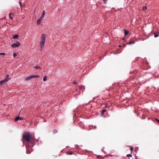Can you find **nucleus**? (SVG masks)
<instances>
[{
    "instance_id": "obj_1",
    "label": "nucleus",
    "mask_w": 159,
    "mask_h": 159,
    "mask_svg": "<svg viewBox=\"0 0 159 159\" xmlns=\"http://www.w3.org/2000/svg\"><path fill=\"white\" fill-rule=\"evenodd\" d=\"M31 137V135L29 132H24L22 135L23 139L27 142L30 141Z\"/></svg>"
},
{
    "instance_id": "obj_2",
    "label": "nucleus",
    "mask_w": 159,
    "mask_h": 159,
    "mask_svg": "<svg viewBox=\"0 0 159 159\" xmlns=\"http://www.w3.org/2000/svg\"><path fill=\"white\" fill-rule=\"evenodd\" d=\"M45 35L44 34H42L41 35V41L40 43L41 51L42 50V48H43L44 46V44L45 42Z\"/></svg>"
},
{
    "instance_id": "obj_3",
    "label": "nucleus",
    "mask_w": 159,
    "mask_h": 159,
    "mask_svg": "<svg viewBox=\"0 0 159 159\" xmlns=\"http://www.w3.org/2000/svg\"><path fill=\"white\" fill-rule=\"evenodd\" d=\"M10 78H6L5 79L3 80H2L0 81V85H2L4 83L8 81Z\"/></svg>"
},
{
    "instance_id": "obj_4",
    "label": "nucleus",
    "mask_w": 159,
    "mask_h": 159,
    "mask_svg": "<svg viewBox=\"0 0 159 159\" xmlns=\"http://www.w3.org/2000/svg\"><path fill=\"white\" fill-rule=\"evenodd\" d=\"M20 45V44L18 41H17L15 43L12 44L11 45V47L13 48H16L18 47Z\"/></svg>"
},
{
    "instance_id": "obj_5",
    "label": "nucleus",
    "mask_w": 159,
    "mask_h": 159,
    "mask_svg": "<svg viewBox=\"0 0 159 159\" xmlns=\"http://www.w3.org/2000/svg\"><path fill=\"white\" fill-rule=\"evenodd\" d=\"M23 118L19 116L16 117L15 119V121H17L18 120H22L23 119Z\"/></svg>"
},
{
    "instance_id": "obj_6",
    "label": "nucleus",
    "mask_w": 159,
    "mask_h": 159,
    "mask_svg": "<svg viewBox=\"0 0 159 159\" xmlns=\"http://www.w3.org/2000/svg\"><path fill=\"white\" fill-rule=\"evenodd\" d=\"M44 17H42V16H41L40 18L38 20H37V23L39 25L41 23V20Z\"/></svg>"
},
{
    "instance_id": "obj_7",
    "label": "nucleus",
    "mask_w": 159,
    "mask_h": 159,
    "mask_svg": "<svg viewBox=\"0 0 159 159\" xmlns=\"http://www.w3.org/2000/svg\"><path fill=\"white\" fill-rule=\"evenodd\" d=\"M80 89V90H81L82 92H83L85 89V86H80L79 87Z\"/></svg>"
},
{
    "instance_id": "obj_8",
    "label": "nucleus",
    "mask_w": 159,
    "mask_h": 159,
    "mask_svg": "<svg viewBox=\"0 0 159 159\" xmlns=\"http://www.w3.org/2000/svg\"><path fill=\"white\" fill-rule=\"evenodd\" d=\"M135 43V41L134 40H130L129 42V45H131L134 44Z\"/></svg>"
},
{
    "instance_id": "obj_9",
    "label": "nucleus",
    "mask_w": 159,
    "mask_h": 159,
    "mask_svg": "<svg viewBox=\"0 0 159 159\" xmlns=\"http://www.w3.org/2000/svg\"><path fill=\"white\" fill-rule=\"evenodd\" d=\"M124 32L125 35V36L127 35L129 33V32L127 30H124Z\"/></svg>"
},
{
    "instance_id": "obj_10",
    "label": "nucleus",
    "mask_w": 159,
    "mask_h": 159,
    "mask_svg": "<svg viewBox=\"0 0 159 159\" xmlns=\"http://www.w3.org/2000/svg\"><path fill=\"white\" fill-rule=\"evenodd\" d=\"M32 78V75H30L29 76H28V77H27L26 78H25V80H29L31 79Z\"/></svg>"
},
{
    "instance_id": "obj_11",
    "label": "nucleus",
    "mask_w": 159,
    "mask_h": 159,
    "mask_svg": "<svg viewBox=\"0 0 159 159\" xmlns=\"http://www.w3.org/2000/svg\"><path fill=\"white\" fill-rule=\"evenodd\" d=\"M19 36L18 35L16 34L13 36V39H16L19 37Z\"/></svg>"
},
{
    "instance_id": "obj_12",
    "label": "nucleus",
    "mask_w": 159,
    "mask_h": 159,
    "mask_svg": "<svg viewBox=\"0 0 159 159\" xmlns=\"http://www.w3.org/2000/svg\"><path fill=\"white\" fill-rule=\"evenodd\" d=\"M32 78L39 77V76L38 75H32Z\"/></svg>"
},
{
    "instance_id": "obj_13",
    "label": "nucleus",
    "mask_w": 159,
    "mask_h": 159,
    "mask_svg": "<svg viewBox=\"0 0 159 159\" xmlns=\"http://www.w3.org/2000/svg\"><path fill=\"white\" fill-rule=\"evenodd\" d=\"M73 154V152L71 151H68L67 153L68 155H72Z\"/></svg>"
},
{
    "instance_id": "obj_14",
    "label": "nucleus",
    "mask_w": 159,
    "mask_h": 159,
    "mask_svg": "<svg viewBox=\"0 0 159 159\" xmlns=\"http://www.w3.org/2000/svg\"><path fill=\"white\" fill-rule=\"evenodd\" d=\"M76 91L77 92V94L79 95L80 93V91L79 90H76Z\"/></svg>"
},
{
    "instance_id": "obj_15",
    "label": "nucleus",
    "mask_w": 159,
    "mask_h": 159,
    "mask_svg": "<svg viewBox=\"0 0 159 159\" xmlns=\"http://www.w3.org/2000/svg\"><path fill=\"white\" fill-rule=\"evenodd\" d=\"M46 80H47V76L45 75L43 77V81H46Z\"/></svg>"
},
{
    "instance_id": "obj_16",
    "label": "nucleus",
    "mask_w": 159,
    "mask_h": 159,
    "mask_svg": "<svg viewBox=\"0 0 159 159\" xmlns=\"http://www.w3.org/2000/svg\"><path fill=\"white\" fill-rule=\"evenodd\" d=\"M106 111V109H103L102 110V111L101 112V115H103V113L105 112Z\"/></svg>"
},
{
    "instance_id": "obj_17",
    "label": "nucleus",
    "mask_w": 159,
    "mask_h": 159,
    "mask_svg": "<svg viewBox=\"0 0 159 159\" xmlns=\"http://www.w3.org/2000/svg\"><path fill=\"white\" fill-rule=\"evenodd\" d=\"M57 130L55 129L53 130V133L55 134H56V133H57Z\"/></svg>"
},
{
    "instance_id": "obj_18",
    "label": "nucleus",
    "mask_w": 159,
    "mask_h": 159,
    "mask_svg": "<svg viewBox=\"0 0 159 159\" xmlns=\"http://www.w3.org/2000/svg\"><path fill=\"white\" fill-rule=\"evenodd\" d=\"M154 37L155 38H157L159 36V34H154Z\"/></svg>"
},
{
    "instance_id": "obj_19",
    "label": "nucleus",
    "mask_w": 159,
    "mask_h": 159,
    "mask_svg": "<svg viewBox=\"0 0 159 159\" xmlns=\"http://www.w3.org/2000/svg\"><path fill=\"white\" fill-rule=\"evenodd\" d=\"M11 14H12V13H10L9 14V18H10V19H11L12 20V19H13V17H12V16H11Z\"/></svg>"
},
{
    "instance_id": "obj_20",
    "label": "nucleus",
    "mask_w": 159,
    "mask_h": 159,
    "mask_svg": "<svg viewBox=\"0 0 159 159\" xmlns=\"http://www.w3.org/2000/svg\"><path fill=\"white\" fill-rule=\"evenodd\" d=\"M73 84H74V85H77V84H78V82H77V81H74L73 82Z\"/></svg>"
},
{
    "instance_id": "obj_21",
    "label": "nucleus",
    "mask_w": 159,
    "mask_h": 159,
    "mask_svg": "<svg viewBox=\"0 0 159 159\" xmlns=\"http://www.w3.org/2000/svg\"><path fill=\"white\" fill-rule=\"evenodd\" d=\"M127 157H132V155L131 154H128L126 156Z\"/></svg>"
},
{
    "instance_id": "obj_22",
    "label": "nucleus",
    "mask_w": 159,
    "mask_h": 159,
    "mask_svg": "<svg viewBox=\"0 0 159 159\" xmlns=\"http://www.w3.org/2000/svg\"><path fill=\"white\" fill-rule=\"evenodd\" d=\"M45 14V11H43V12L42 15L41 16H42V17H44V16Z\"/></svg>"
},
{
    "instance_id": "obj_23",
    "label": "nucleus",
    "mask_w": 159,
    "mask_h": 159,
    "mask_svg": "<svg viewBox=\"0 0 159 159\" xmlns=\"http://www.w3.org/2000/svg\"><path fill=\"white\" fill-rule=\"evenodd\" d=\"M147 9V7L146 6H145L143 7V10H145Z\"/></svg>"
},
{
    "instance_id": "obj_24",
    "label": "nucleus",
    "mask_w": 159,
    "mask_h": 159,
    "mask_svg": "<svg viewBox=\"0 0 159 159\" xmlns=\"http://www.w3.org/2000/svg\"><path fill=\"white\" fill-rule=\"evenodd\" d=\"M16 56H17V54L16 53L14 52L13 53V57H16Z\"/></svg>"
},
{
    "instance_id": "obj_25",
    "label": "nucleus",
    "mask_w": 159,
    "mask_h": 159,
    "mask_svg": "<svg viewBox=\"0 0 159 159\" xmlns=\"http://www.w3.org/2000/svg\"><path fill=\"white\" fill-rule=\"evenodd\" d=\"M34 68L36 69H41V68L40 66H36L34 67Z\"/></svg>"
},
{
    "instance_id": "obj_26",
    "label": "nucleus",
    "mask_w": 159,
    "mask_h": 159,
    "mask_svg": "<svg viewBox=\"0 0 159 159\" xmlns=\"http://www.w3.org/2000/svg\"><path fill=\"white\" fill-rule=\"evenodd\" d=\"M30 152H31L30 151V150H29V149H27V150L26 153H30Z\"/></svg>"
},
{
    "instance_id": "obj_27",
    "label": "nucleus",
    "mask_w": 159,
    "mask_h": 159,
    "mask_svg": "<svg viewBox=\"0 0 159 159\" xmlns=\"http://www.w3.org/2000/svg\"><path fill=\"white\" fill-rule=\"evenodd\" d=\"M0 55H6V53L5 52H1V53H0Z\"/></svg>"
},
{
    "instance_id": "obj_28",
    "label": "nucleus",
    "mask_w": 159,
    "mask_h": 159,
    "mask_svg": "<svg viewBox=\"0 0 159 159\" xmlns=\"http://www.w3.org/2000/svg\"><path fill=\"white\" fill-rule=\"evenodd\" d=\"M133 147H131L130 148V150L132 152L133 151Z\"/></svg>"
},
{
    "instance_id": "obj_29",
    "label": "nucleus",
    "mask_w": 159,
    "mask_h": 159,
    "mask_svg": "<svg viewBox=\"0 0 159 159\" xmlns=\"http://www.w3.org/2000/svg\"><path fill=\"white\" fill-rule=\"evenodd\" d=\"M155 120L157 122L159 123V119H158L156 118L155 119Z\"/></svg>"
},
{
    "instance_id": "obj_30",
    "label": "nucleus",
    "mask_w": 159,
    "mask_h": 159,
    "mask_svg": "<svg viewBox=\"0 0 159 159\" xmlns=\"http://www.w3.org/2000/svg\"><path fill=\"white\" fill-rule=\"evenodd\" d=\"M107 0H102V1L104 2L105 3H106V2L107 1Z\"/></svg>"
},
{
    "instance_id": "obj_31",
    "label": "nucleus",
    "mask_w": 159,
    "mask_h": 159,
    "mask_svg": "<svg viewBox=\"0 0 159 159\" xmlns=\"http://www.w3.org/2000/svg\"><path fill=\"white\" fill-rule=\"evenodd\" d=\"M9 75L8 74H7L6 75V78H9Z\"/></svg>"
},
{
    "instance_id": "obj_32",
    "label": "nucleus",
    "mask_w": 159,
    "mask_h": 159,
    "mask_svg": "<svg viewBox=\"0 0 159 159\" xmlns=\"http://www.w3.org/2000/svg\"><path fill=\"white\" fill-rule=\"evenodd\" d=\"M135 159H138V158L136 156V155H135Z\"/></svg>"
},
{
    "instance_id": "obj_33",
    "label": "nucleus",
    "mask_w": 159,
    "mask_h": 159,
    "mask_svg": "<svg viewBox=\"0 0 159 159\" xmlns=\"http://www.w3.org/2000/svg\"><path fill=\"white\" fill-rule=\"evenodd\" d=\"M102 151H103L104 153H106V152H104V151H103V148L102 149Z\"/></svg>"
},
{
    "instance_id": "obj_34",
    "label": "nucleus",
    "mask_w": 159,
    "mask_h": 159,
    "mask_svg": "<svg viewBox=\"0 0 159 159\" xmlns=\"http://www.w3.org/2000/svg\"><path fill=\"white\" fill-rule=\"evenodd\" d=\"M100 157V155H98L97 156V157L99 158Z\"/></svg>"
},
{
    "instance_id": "obj_35",
    "label": "nucleus",
    "mask_w": 159,
    "mask_h": 159,
    "mask_svg": "<svg viewBox=\"0 0 159 159\" xmlns=\"http://www.w3.org/2000/svg\"><path fill=\"white\" fill-rule=\"evenodd\" d=\"M138 149V148L137 149H136L135 150V151H137Z\"/></svg>"
},
{
    "instance_id": "obj_36",
    "label": "nucleus",
    "mask_w": 159,
    "mask_h": 159,
    "mask_svg": "<svg viewBox=\"0 0 159 159\" xmlns=\"http://www.w3.org/2000/svg\"><path fill=\"white\" fill-rule=\"evenodd\" d=\"M125 39V38H123V39H122V40H124Z\"/></svg>"
},
{
    "instance_id": "obj_37",
    "label": "nucleus",
    "mask_w": 159,
    "mask_h": 159,
    "mask_svg": "<svg viewBox=\"0 0 159 159\" xmlns=\"http://www.w3.org/2000/svg\"><path fill=\"white\" fill-rule=\"evenodd\" d=\"M96 126H94V127H95V128H96Z\"/></svg>"
}]
</instances>
